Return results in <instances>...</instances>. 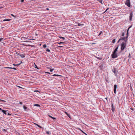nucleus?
<instances>
[{
  "label": "nucleus",
  "instance_id": "f257e3e1",
  "mask_svg": "<svg viewBox=\"0 0 135 135\" xmlns=\"http://www.w3.org/2000/svg\"><path fill=\"white\" fill-rule=\"evenodd\" d=\"M127 40H125V42H122L120 45L121 48L120 49L121 51L124 50L125 48H126V44L127 43Z\"/></svg>",
  "mask_w": 135,
  "mask_h": 135
},
{
  "label": "nucleus",
  "instance_id": "f03ea898",
  "mask_svg": "<svg viewBox=\"0 0 135 135\" xmlns=\"http://www.w3.org/2000/svg\"><path fill=\"white\" fill-rule=\"evenodd\" d=\"M112 57L113 58H115L117 57V55L116 52H113L112 54Z\"/></svg>",
  "mask_w": 135,
  "mask_h": 135
},
{
  "label": "nucleus",
  "instance_id": "7ed1b4c3",
  "mask_svg": "<svg viewBox=\"0 0 135 135\" xmlns=\"http://www.w3.org/2000/svg\"><path fill=\"white\" fill-rule=\"evenodd\" d=\"M125 4L128 7H130L131 5L130 0H127L125 3Z\"/></svg>",
  "mask_w": 135,
  "mask_h": 135
},
{
  "label": "nucleus",
  "instance_id": "20e7f679",
  "mask_svg": "<svg viewBox=\"0 0 135 135\" xmlns=\"http://www.w3.org/2000/svg\"><path fill=\"white\" fill-rule=\"evenodd\" d=\"M128 37V36H127V37H121L119 39V41H121L122 40H124L125 41V40H127V38Z\"/></svg>",
  "mask_w": 135,
  "mask_h": 135
},
{
  "label": "nucleus",
  "instance_id": "39448f33",
  "mask_svg": "<svg viewBox=\"0 0 135 135\" xmlns=\"http://www.w3.org/2000/svg\"><path fill=\"white\" fill-rule=\"evenodd\" d=\"M117 87V85L116 84L114 85V93H115V94L116 93V90Z\"/></svg>",
  "mask_w": 135,
  "mask_h": 135
},
{
  "label": "nucleus",
  "instance_id": "423d86ee",
  "mask_svg": "<svg viewBox=\"0 0 135 135\" xmlns=\"http://www.w3.org/2000/svg\"><path fill=\"white\" fill-rule=\"evenodd\" d=\"M133 14L132 13H131L130 14V16L129 17V19L130 21H131L132 20V17L133 16Z\"/></svg>",
  "mask_w": 135,
  "mask_h": 135
},
{
  "label": "nucleus",
  "instance_id": "0eeeda50",
  "mask_svg": "<svg viewBox=\"0 0 135 135\" xmlns=\"http://www.w3.org/2000/svg\"><path fill=\"white\" fill-rule=\"evenodd\" d=\"M6 68H9L11 69L15 70H17L15 68H11V67H5Z\"/></svg>",
  "mask_w": 135,
  "mask_h": 135
},
{
  "label": "nucleus",
  "instance_id": "6e6552de",
  "mask_svg": "<svg viewBox=\"0 0 135 135\" xmlns=\"http://www.w3.org/2000/svg\"><path fill=\"white\" fill-rule=\"evenodd\" d=\"M2 111L5 115H7V111H6L3 110H2Z\"/></svg>",
  "mask_w": 135,
  "mask_h": 135
},
{
  "label": "nucleus",
  "instance_id": "1a4fd4ad",
  "mask_svg": "<svg viewBox=\"0 0 135 135\" xmlns=\"http://www.w3.org/2000/svg\"><path fill=\"white\" fill-rule=\"evenodd\" d=\"M118 46H117L116 48H115L114 51L113 52H116L117 51V50H118Z\"/></svg>",
  "mask_w": 135,
  "mask_h": 135
},
{
  "label": "nucleus",
  "instance_id": "9d476101",
  "mask_svg": "<svg viewBox=\"0 0 135 135\" xmlns=\"http://www.w3.org/2000/svg\"><path fill=\"white\" fill-rule=\"evenodd\" d=\"M97 1H98L99 2L101 3L102 4H103V2H102V0H98Z\"/></svg>",
  "mask_w": 135,
  "mask_h": 135
},
{
  "label": "nucleus",
  "instance_id": "9b49d317",
  "mask_svg": "<svg viewBox=\"0 0 135 135\" xmlns=\"http://www.w3.org/2000/svg\"><path fill=\"white\" fill-rule=\"evenodd\" d=\"M20 56L22 57H25L24 55L23 54H21L20 55Z\"/></svg>",
  "mask_w": 135,
  "mask_h": 135
},
{
  "label": "nucleus",
  "instance_id": "f8f14e48",
  "mask_svg": "<svg viewBox=\"0 0 135 135\" xmlns=\"http://www.w3.org/2000/svg\"><path fill=\"white\" fill-rule=\"evenodd\" d=\"M48 116H49V117H50L52 119H53L54 120L56 119V118H54V117L51 116L50 115H48Z\"/></svg>",
  "mask_w": 135,
  "mask_h": 135
},
{
  "label": "nucleus",
  "instance_id": "ddd939ff",
  "mask_svg": "<svg viewBox=\"0 0 135 135\" xmlns=\"http://www.w3.org/2000/svg\"><path fill=\"white\" fill-rule=\"evenodd\" d=\"M35 124L36 126H37L38 127H39L40 128H42L41 126H40L38 124H37L36 123H35Z\"/></svg>",
  "mask_w": 135,
  "mask_h": 135
},
{
  "label": "nucleus",
  "instance_id": "4468645a",
  "mask_svg": "<svg viewBox=\"0 0 135 135\" xmlns=\"http://www.w3.org/2000/svg\"><path fill=\"white\" fill-rule=\"evenodd\" d=\"M112 110L113 112L114 108H113V104L112 105Z\"/></svg>",
  "mask_w": 135,
  "mask_h": 135
},
{
  "label": "nucleus",
  "instance_id": "2eb2a0df",
  "mask_svg": "<svg viewBox=\"0 0 135 135\" xmlns=\"http://www.w3.org/2000/svg\"><path fill=\"white\" fill-rule=\"evenodd\" d=\"M59 37L60 38H62V39L64 40H65V38L64 37H61V36H59Z\"/></svg>",
  "mask_w": 135,
  "mask_h": 135
},
{
  "label": "nucleus",
  "instance_id": "dca6fc26",
  "mask_svg": "<svg viewBox=\"0 0 135 135\" xmlns=\"http://www.w3.org/2000/svg\"><path fill=\"white\" fill-rule=\"evenodd\" d=\"M11 20L10 19H4L3 20L4 21H9Z\"/></svg>",
  "mask_w": 135,
  "mask_h": 135
},
{
  "label": "nucleus",
  "instance_id": "f3484780",
  "mask_svg": "<svg viewBox=\"0 0 135 135\" xmlns=\"http://www.w3.org/2000/svg\"><path fill=\"white\" fill-rule=\"evenodd\" d=\"M79 130H80L81 131L82 133H84V134H86V135H87L85 133V132H84L83 131H82V130H81L79 128Z\"/></svg>",
  "mask_w": 135,
  "mask_h": 135
},
{
  "label": "nucleus",
  "instance_id": "a211bd4d",
  "mask_svg": "<svg viewBox=\"0 0 135 135\" xmlns=\"http://www.w3.org/2000/svg\"><path fill=\"white\" fill-rule=\"evenodd\" d=\"M115 42V39H113L112 41V42L113 43H114Z\"/></svg>",
  "mask_w": 135,
  "mask_h": 135
},
{
  "label": "nucleus",
  "instance_id": "6ab92c4d",
  "mask_svg": "<svg viewBox=\"0 0 135 135\" xmlns=\"http://www.w3.org/2000/svg\"><path fill=\"white\" fill-rule=\"evenodd\" d=\"M34 106H37V107H40V105L38 104H35L34 105Z\"/></svg>",
  "mask_w": 135,
  "mask_h": 135
},
{
  "label": "nucleus",
  "instance_id": "aec40b11",
  "mask_svg": "<svg viewBox=\"0 0 135 135\" xmlns=\"http://www.w3.org/2000/svg\"><path fill=\"white\" fill-rule=\"evenodd\" d=\"M34 64H35V68H36L37 69H38L39 68L37 67V65L35 64V63H34Z\"/></svg>",
  "mask_w": 135,
  "mask_h": 135
},
{
  "label": "nucleus",
  "instance_id": "412c9836",
  "mask_svg": "<svg viewBox=\"0 0 135 135\" xmlns=\"http://www.w3.org/2000/svg\"><path fill=\"white\" fill-rule=\"evenodd\" d=\"M20 64H21V63H20L18 64H17V65L13 64V65L14 66H18V65H20Z\"/></svg>",
  "mask_w": 135,
  "mask_h": 135
},
{
  "label": "nucleus",
  "instance_id": "4be33fe9",
  "mask_svg": "<svg viewBox=\"0 0 135 135\" xmlns=\"http://www.w3.org/2000/svg\"><path fill=\"white\" fill-rule=\"evenodd\" d=\"M46 47H47V46H46V44L44 45H43V47L44 48H46Z\"/></svg>",
  "mask_w": 135,
  "mask_h": 135
},
{
  "label": "nucleus",
  "instance_id": "5701e85b",
  "mask_svg": "<svg viewBox=\"0 0 135 135\" xmlns=\"http://www.w3.org/2000/svg\"><path fill=\"white\" fill-rule=\"evenodd\" d=\"M53 76H60V75H56V74H54L53 75H52Z\"/></svg>",
  "mask_w": 135,
  "mask_h": 135
},
{
  "label": "nucleus",
  "instance_id": "b1692460",
  "mask_svg": "<svg viewBox=\"0 0 135 135\" xmlns=\"http://www.w3.org/2000/svg\"><path fill=\"white\" fill-rule=\"evenodd\" d=\"M46 51L48 52H50V50L49 49H47L46 50Z\"/></svg>",
  "mask_w": 135,
  "mask_h": 135
},
{
  "label": "nucleus",
  "instance_id": "393cba45",
  "mask_svg": "<svg viewBox=\"0 0 135 135\" xmlns=\"http://www.w3.org/2000/svg\"><path fill=\"white\" fill-rule=\"evenodd\" d=\"M1 101H2V102H6V101H5L4 100H3L0 99V102H1Z\"/></svg>",
  "mask_w": 135,
  "mask_h": 135
},
{
  "label": "nucleus",
  "instance_id": "a878e982",
  "mask_svg": "<svg viewBox=\"0 0 135 135\" xmlns=\"http://www.w3.org/2000/svg\"><path fill=\"white\" fill-rule=\"evenodd\" d=\"M50 71H51V72H52L53 71L54 69H51V68H50Z\"/></svg>",
  "mask_w": 135,
  "mask_h": 135
},
{
  "label": "nucleus",
  "instance_id": "bb28decb",
  "mask_svg": "<svg viewBox=\"0 0 135 135\" xmlns=\"http://www.w3.org/2000/svg\"><path fill=\"white\" fill-rule=\"evenodd\" d=\"M131 27H129V28H128V30H127V35H128V30H129V28Z\"/></svg>",
  "mask_w": 135,
  "mask_h": 135
},
{
  "label": "nucleus",
  "instance_id": "cd10ccee",
  "mask_svg": "<svg viewBox=\"0 0 135 135\" xmlns=\"http://www.w3.org/2000/svg\"><path fill=\"white\" fill-rule=\"evenodd\" d=\"M23 108H24V109H26L27 108V107L25 106H23Z\"/></svg>",
  "mask_w": 135,
  "mask_h": 135
},
{
  "label": "nucleus",
  "instance_id": "c85d7f7f",
  "mask_svg": "<svg viewBox=\"0 0 135 135\" xmlns=\"http://www.w3.org/2000/svg\"><path fill=\"white\" fill-rule=\"evenodd\" d=\"M47 134L49 135L50 134V132L49 131H47L46 132Z\"/></svg>",
  "mask_w": 135,
  "mask_h": 135
},
{
  "label": "nucleus",
  "instance_id": "c756f323",
  "mask_svg": "<svg viewBox=\"0 0 135 135\" xmlns=\"http://www.w3.org/2000/svg\"><path fill=\"white\" fill-rule=\"evenodd\" d=\"M128 57L129 58H130L131 57V54L130 53L129 54V56H128Z\"/></svg>",
  "mask_w": 135,
  "mask_h": 135
},
{
  "label": "nucleus",
  "instance_id": "7c9ffc66",
  "mask_svg": "<svg viewBox=\"0 0 135 135\" xmlns=\"http://www.w3.org/2000/svg\"><path fill=\"white\" fill-rule=\"evenodd\" d=\"M124 32H123L122 33V36H124Z\"/></svg>",
  "mask_w": 135,
  "mask_h": 135
},
{
  "label": "nucleus",
  "instance_id": "2f4dec72",
  "mask_svg": "<svg viewBox=\"0 0 135 135\" xmlns=\"http://www.w3.org/2000/svg\"><path fill=\"white\" fill-rule=\"evenodd\" d=\"M3 38H0V42H1V41L3 39Z\"/></svg>",
  "mask_w": 135,
  "mask_h": 135
},
{
  "label": "nucleus",
  "instance_id": "473e14b6",
  "mask_svg": "<svg viewBox=\"0 0 135 135\" xmlns=\"http://www.w3.org/2000/svg\"><path fill=\"white\" fill-rule=\"evenodd\" d=\"M63 43H65L61 42H59V44H63Z\"/></svg>",
  "mask_w": 135,
  "mask_h": 135
},
{
  "label": "nucleus",
  "instance_id": "72a5a7b5",
  "mask_svg": "<svg viewBox=\"0 0 135 135\" xmlns=\"http://www.w3.org/2000/svg\"><path fill=\"white\" fill-rule=\"evenodd\" d=\"M67 115L69 118H70V115L69 114H68V115Z\"/></svg>",
  "mask_w": 135,
  "mask_h": 135
},
{
  "label": "nucleus",
  "instance_id": "f704fd0d",
  "mask_svg": "<svg viewBox=\"0 0 135 135\" xmlns=\"http://www.w3.org/2000/svg\"><path fill=\"white\" fill-rule=\"evenodd\" d=\"M11 16H12L13 17H15V16L14 15H13V14H11Z\"/></svg>",
  "mask_w": 135,
  "mask_h": 135
},
{
  "label": "nucleus",
  "instance_id": "c9c22d12",
  "mask_svg": "<svg viewBox=\"0 0 135 135\" xmlns=\"http://www.w3.org/2000/svg\"><path fill=\"white\" fill-rule=\"evenodd\" d=\"M34 92H39V93H40V92L38 90H35L34 91Z\"/></svg>",
  "mask_w": 135,
  "mask_h": 135
},
{
  "label": "nucleus",
  "instance_id": "e433bc0d",
  "mask_svg": "<svg viewBox=\"0 0 135 135\" xmlns=\"http://www.w3.org/2000/svg\"><path fill=\"white\" fill-rule=\"evenodd\" d=\"M109 9L108 8H107L106 10H105V11L104 12V13L107 10H108V9Z\"/></svg>",
  "mask_w": 135,
  "mask_h": 135
},
{
  "label": "nucleus",
  "instance_id": "4c0bfd02",
  "mask_svg": "<svg viewBox=\"0 0 135 135\" xmlns=\"http://www.w3.org/2000/svg\"><path fill=\"white\" fill-rule=\"evenodd\" d=\"M22 104V102H20L19 104Z\"/></svg>",
  "mask_w": 135,
  "mask_h": 135
},
{
  "label": "nucleus",
  "instance_id": "58836bf2",
  "mask_svg": "<svg viewBox=\"0 0 135 135\" xmlns=\"http://www.w3.org/2000/svg\"><path fill=\"white\" fill-rule=\"evenodd\" d=\"M3 131L4 132H6V130L5 129H3Z\"/></svg>",
  "mask_w": 135,
  "mask_h": 135
},
{
  "label": "nucleus",
  "instance_id": "ea45409f",
  "mask_svg": "<svg viewBox=\"0 0 135 135\" xmlns=\"http://www.w3.org/2000/svg\"><path fill=\"white\" fill-rule=\"evenodd\" d=\"M21 1V2H23V1H24V0H21V1Z\"/></svg>",
  "mask_w": 135,
  "mask_h": 135
},
{
  "label": "nucleus",
  "instance_id": "a19ab883",
  "mask_svg": "<svg viewBox=\"0 0 135 135\" xmlns=\"http://www.w3.org/2000/svg\"><path fill=\"white\" fill-rule=\"evenodd\" d=\"M65 112V114H66L67 115L68 114V113L67 112Z\"/></svg>",
  "mask_w": 135,
  "mask_h": 135
},
{
  "label": "nucleus",
  "instance_id": "79ce46f5",
  "mask_svg": "<svg viewBox=\"0 0 135 135\" xmlns=\"http://www.w3.org/2000/svg\"><path fill=\"white\" fill-rule=\"evenodd\" d=\"M45 73H48V74H50V73H49V72H46Z\"/></svg>",
  "mask_w": 135,
  "mask_h": 135
},
{
  "label": "nucleus",
  "instance_id": "37998d69",
  "mask_svg": "<svg viewBox=\"0 0 135 135\" xmlns=\"http://www.w3.org/2000/svg\"><path fill=\"white\" fill-rule=\"evenodd\" d=\"M58 47H62L63 46H59Z\"/></svg>",
  "mask_w": 135,
  "mask_h": 135
},
{
  "label": "nucleus",
  "instance_id": "c03bdc74",
  "mask_svg": "<svg viewBox=\"0 0 135 135\" xmlns=\"http://www.w3.org/2000/svg\"><path fill=\"white\" fill-rule=\"evenodd\" d=\"M25 42H30V41H25Z\"/></svg>",
  "mask_w": 135,
  "mask_h": 135
},
{
  "label": "nucleus",
  "instance_id": "a18cd8bd",
  "mask_svg": "<svg viewBox=\"0 0 135 135\" xmlns=\"http://www.w3.org/2000/svg\"><path fill=\"white\" fill-rule=\"evenodd\" d=\"M120 41H119V40H118V43H119Z\"/></svg>",
  "mask_w": 135,
  "mask_h": 135
},
{
  "label": "nucleus",
  "instance_id": "49530a36",
  "mask_svg": "<svg viewBox=\"0 0 135 135\" xmlns=\"http://www.w3.org/2000/svg\"><path fill=\"white\" fill-rule=\"evenodd\" d=\"M47 10H48L49 9V8H47L46 9Z\"/></svg>",
  "mask_w": 135,
  "mask_h": 135
},
{
  "label": "nucleus",
  "instance_id": "de8ad7c7",
  "mask_svg": "<svg viewBox=\"0 0 135 135\" xmlns=\"http://www.w3.org/2000/svg\"><path fill=\"white\" fill-rule=\"evenodd\" d=\"M8 115H10V114H9L8 113Z\"/></svg>",
  "mask_w": 135,
  "mask_h": 135
},
{
  "label": "nucleus",
  "instance_id": "09e8293b",
  "mask_svg": "<svg viewBox=\"0 0 135 135\" xmlns=\"http://www.w3.org/2000/svg\"><path fill=\"white\" fill-rule=\"evenodd\" d=\"M2 110V109L1 108H0V110Z\"/></svg>",
  "mask_w": 135,
  "mask_h": 135
},
{
  "label": "nucleus",
  "instance_id": "8fccbe9b",
  "mask_svg": "<svg viewBox=\"0 0 135 135\" xmlns=\"http://www.w3.org/2000/svg\"><path fill=\"white\" fill-rule=\"evenodd\" d=\"M30 40H34V39H30Z\"/></svg>",
  "mask_w": 135,
  "mask_h": 135
},
{
  "label": "nucleus",
  "instance_id": "3c124183",
  "mask_svg": "<svg viewBox=\"0 0 135 135\" xmlns=\"http://www.w3.org/2000/svg\"><path fill=\"white\" fill-rule=\"evenodd\" d=\"M95 44V43H93L92 44Z\"/></svg>",
  "mask_w": 135,
  "mask_h": 135
},
{
  "label": "nucleus",
  "instance_id": "603ef678",
  "mask_svg": "<svg viewBox=\"0 0 135 135\" xmlns=\"http://www.w3.org/2000/svg\"><path fill=\"white\" fill-rule=\"evenodd\" d=\"M114 73H115V71H114Z\"/></svg>",
  "mask_w": 135,
  "mask_h": 135
}]
</instances>
